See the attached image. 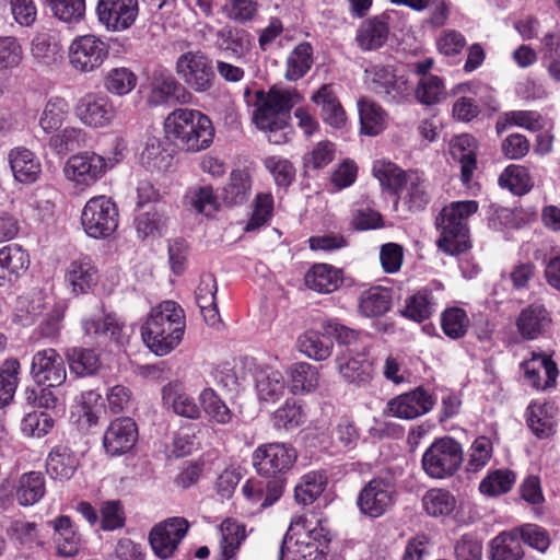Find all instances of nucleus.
Returning <instances> with one entry per match:
<instances>
[{"mask_svg": "<svg viewBox=\"0 0 560 560\" xmlns=\"http://www.w3.org/2000/svg\"><path fill=\"white\" fill-rule=\"evenodd\" d=\"M186 327L184 310L174 301L153 307L141 327L144 345L159 357L171 353L180 343Z\"/></svg>", "mask_w": 560, "mask_h": 560, "instance_id": "obj_1", "label": "nucleus"}, {"mask_svg": "<svg viewBox=\"0 0 560 560\" xmlns=\"http://www.w3.org/2000/svg\"><path fill=\"white\" fill-rule=\"evenodd\" d=\"M166 138L180 149L199 152L208 149L214 138L211 119L197 109L176 108L164 121Z\"/></svg>", "mask_w": 560, "mask_h": 560, "instance_id": "obj_2", "label": "nucleus"}, {"mask_svg": "<svg viewBox=\"0 0 560 560\" xmlns=\"http://www.w3.org/2000/svg\"><path fill=\"white\" fill-rule=\"evenodd\" d=\"M372 173L381 186L396 194L409 210L419 211L429 203V183L422 173L402 171L385 160L375 161Z\"/></svg>", "mask_w": 560, "mask_h": 560, "instance_id": "obj_3", "label": "nucleus"}, {"mask_svg": "<svg viewBox=\"0 0 560 560\" xmlns=\"http://www.w3.org/2000/svg\"><path fill=\"white\" fill-rule=\"evenodd\" d=\"M475 200L453 201L445 206L435 218V226L440 233L436 246L447 255H458L469 246L468 219L478 211Z\"/></svg>", "mask_w": 560, "mask_h": 560, "instance_id": "obj_4", "label": "nucleus"}, {"mask_svg": "<svg viewBox=\"0 0 560 560\" xmlns=\"http://www.w3.org/2000/svg\"><path fill=\"white\" fill-rule=\"evenodd\" d=\"M302 100L293 89L271 88L268 93L259 90L255 94L253 119L256 126L265 131L275 132L288 126L290 110Z\"/></svg>", "mask_w": 560, "mask_h": 560, "instance_id": "obj_5", "label": "nucleus"}, {"mask_svg": "<svg viewBox=\"0 0 560 560\" xmlns=\"http://www.w3.org/2000/svg\"><path fill=\"white\" fill-rule=\"evenodd\" d=\"M464 458L462 445L453 438L435 440L423 453L421 464L424 472L435 479L453 476Z\"/></svg>", "mask_w": 560, "mask_h": 560, "instance_id": "obj_6", "label": "nucleus"}, {"mask_svg": "<svg viewBox=\"0 0 560 560\" xmlns=\"http://www.w3.org/2000/svg\"><path fill=\"white\" fill-rule=\"evenodd\" d=\"M118 208L106 196L89 199L82 209L81 225L88 236L101 240L110 236L118 226Z\"/></svg>", "mask_w": 560, "mask_h": 560, "instance_id": "obj_7", "label": "nucleus"}, {"mask_svg": "<svg viewBox=\"0 0 560 560\" xmlns=\"http://www.w3.org/2000/svg\"><path fill=\"white\" fill-rule=\"evenodd\" d=\"M109 56V45L93 34L77 36L70 44V66L79 73L98 70Z\"/></svg>", "mask_w": 560, "mask_h": 560, "instance_id": "obj_8", "label": "nucleus"}, {"mask_svg": "<svg viewBox=\"0 0 560 560\" xmlns=\"http://www.w3.org/2000/svg\"><path fill=\"white\" fill-rule=\"evenodd\" d=\"M296 451L285 443H266L253 452L252 463L256 471L265 477H281L295 463Z\"/></svg>", "mask_w": 560, "mask_h": 560, "instance_id": "obj_9", "label": "nucleus"}, {"mask_svg": "<svg viewBox=\"0 0 560 560\" xmlns=\"http://www.w3.org/2000/svg\"><path fill=\"white\" fill-rule=\"evenodd\" d=\"M435 404L436 396L429 388L417 386L389 399L384 412L394 418L413 420L429 413Z\"/></svg>", "mask_w": 560, "mask_h": 560, "instance_id": "obj_10", "label": "nucleus"}, {"mask_svg": "<svg viewBox=\"0 0 560 560\" xmlns=\"http://www.w3.org/2000/svg\"><path fill=\"white\" fill-rule=\"evenodd\" d=\"M180 79L196 92H206L213 85L212 61L201 51H188L176 61Z\"/></svg>", "mask_w": 560, "mask_h": 560, "instance_id": "obj_11", "label": "nucleus"}, {"mask_svg": "<svg viewBox=\"0 0 560 560\" xmlns=\"http://www.w3.org/2000/svg\"><path fill=\"white\" fill-rule=\"evenodd\" d=\"M395 483L387 478H373L359 492L357 504L370 517H380L394 504Z\"/></svg>", "mask_w": 560, "mask_h": 560, "instance_id": "obj_12", "label": "nucleus"}, {"mask_svg": "<svg viewBox=\"0 0 560 560\" xmlns=\"http://www.w3.org/2000/svg\"><path fill=\"white\" fill-rule=\"evenodd\" d=\"M188 529L189 523L184 517H170L154 525L149 533V542L155 556L172 558Z\"/></svg>", "mask_w": 560, "mask_h": 560, "instance_id": "obj_13", "label": "nucleus"}, {"mask_svg": "<svg viewBox=\"0 0 560 560\" xmlns=\"http://www.w3.org/2000/svg\"><path fill=\"white\" fill-rule=\"evenodd\" d=\"M402 18L398 10H386L361 22L358 27L355 40L362 50H376L385 45L390 28Z\"/></svg>", "mask_w": 560, "mask_h": 560, "instance_id": "obj_14", "label": "nucleus"}, {"mask_svg": "<svg viewBox=\"0 0 560 560\" xmlns=\"http://www.w3.org/2000/svg\"><path fill=\"white\" fill-rule=\"evenodd\" d=\"M138 0H98L96 14L98 22L112 32L129 28L138 15Z\"/></svg>", "mask_w": 560, "mask_h": 560, "instance_id": "obj_15", "label": "nucleus"}, {"mask_svg": "<svg viewBox=\"0 0 560 560\" xmlns=\"http://www.w3.org/2000/svg\"><path fill=\"white\" fill-rule=\"evenodd\" d=\"M66 177L78 185L90 186L107 171L104 156L95 152H81L72 155L65 165Z\"/></svg>", "mask_w": 560, "mask_h": 560, "instance_id": "obj_16", "label": "nucleus"}, {"mask_svg": "<svg viewBox=\"0 0 560 560\" xmlns=\"http://www.w3.org/2000/svg\"><path fill=\"white\" fill-rule=\"evenodd\" d=\"M31 375L39 385L60 386L67 377L65 361L55 349L39 350L33 355Z\"/></svg>", "mask_w": 560, "mask_h": 560, "instance_id": "obj_17", "label": "nucleus"}, {"mask_svg": "<svg viewBox=\"0 0 560 560\" xmlns=\"http://www.w3.org/2000/svg\"><path fill=\"white\" fill-rule=\"evenodd\" d=\"M54 530V544L59 557L72 558L85 548V539L68 515H60L47 522Z\"/></svg>", "mask_w": 560, "mask_h": 560, "instance_id": "obj_18", "label": "nucleus"}, {"mask_svg": "<svg viewBox=\"0 0 560 560\" xmlns=\"http://www.w3.org/2000/svg\"><path fill=\"white\" fill-rule=\"evenodd\" d=\"M81 326L85 336L97 341L109 338L118 345H124L129 337L125 325L118 317L112 313L105 314L103 310L97 314L83 317Z\"/></svg>", "mask_w": 560, "mask_h": 560, "instance_id": "obj_19", "label": "nucleus"}, {"mask_svg": "<svg viewBox=\"0 0 560 560\" xmlns=\"http://www.w3.org/2000/svg\"><path fill=\"white\" fill-rule=\"evenodd\" d=\"M138 440V428L129 417L113 420L107 427L103 445L107 454L117 456L129 452Z\"/></svg>", "mask_w": 560, "mask_h": 560, "instance_id": "obj_20", "label": "nucleus"}, {"mask_svg": "<svg viewBox=\"0 0 560 560\" xmlns=\"http://www.w3.org/2000/svg\"><path fill=\"white\" fill-rule=\"evenodd\" d=\"M75 115L89 127L103 128L113 121L115 107L107 96L86 94L77 104Z\"/></svg>", "mask_w": 560, "mask_h": 560, "instance_id": "obj_21", "label": "nucleus"}, {"mask_svg": "<svg viewBox=\"0 0 560 560\" xmlns=\"http://www.w3.org/2000/svg\"><path fill=\"white\" fill-rule=\"evenodd\" d=\"M30 267V256L16 244L0 248V287L14 285Z\"/></svg>", "mask_w": 560, "mask_h": 560, "instance_id": "obj_22", "label": "nucleus"}, {"mask_svg": "<svg viewBox=\"0 0 560 560\" xmlns=\"http://www.w3.org/2000/svg\"><path fill=\"white\" fill-rule=\"evenodd\" d=\"M337 369L347 383L358 387L366 386L373 377V364L368 359L365 350L349 349L348 358L337 359Z\"/></svg>", "mask_w": 560, "mask_h": 560, "instance_id": "obj_23", "label": "nucleus"}, {"mask_svg": "<svg viewBox=\"0 0 560 560\" xmlns=\"http://www.w3.org/2000/svg\"><path fill=\"white\" fill-rule=\"evenodd\" d=\"M527 383L536 389H546L556 383L558 369L546 354L533 353L529 360L521 364Z\"/></svg>", "mask_w": 560, "mask_h": 560, "instance_id": "obj_24", "label": "nucleus"}, {"mask_svg": "<svg viewBox=\"0 0 560 560\" xmlns=\"http://www.w3.org/2000/svg\"><path fill=\"white\" fill-rule=\"evenodd\" d=\"M370 88L387 103L398 104L408 96L407 81L402 78H397L384 67L373 70Z\"/></svg>", "mask_w": 560, "mask_h": 560, "instance_id": "obj_25", "label": "nucleus"}, {"mask_svg": "<svg viewBox=\"0 0 560 560\" xmlns=\"http://www.w3.org/2000/svg\"><path fill=\"white\" fill-rule=\"evenodd\" d=\"M215 46L226 57L241 60L249 54L253 36L244 28L225 26L218 31Z\"/></svg>", "mask_w": 560, "mask_h": 560, "instance_id": "obj_26", "label": "nucleus"}, {"mask_svg": "<svg viewBox=\"0 0 560 560\" xmlns=\"http://www.w3.org/2000/svg\"><path fill=\"white\" fill-rule=\"evenodd\" d=\"M311 101L320 107V117L326 125L335 129H342L346 126V112L331 84H323L312 95Z\"/></svg>", "mask_w": 560, "mask_h": 560, "instance_id": "obj_27", "label": "nucleus"}, {"mask_svg": "<svg viewBox=\"0 0 560 560\" xmlns=\"http://www.w3.org/2000/svg\"><path fill=\"white\" fill-rule=\"evenodd\" d=\"M80 465L79 457L68 445H56L46 458V472L52 480H70Z\"/></svg>", "mask_w": 560, "mask_h": 560, "instance_id": "obj_28", "label": "nucleus"}, {"mask_svg": "<svg viewBox=\"0 0 560 560\" xmlns=\"http://www.w3.org/2000/svg\"><path fill=\"white\" fill-rule=\"evenodd\" d=\"M65 279L75 295L84 294L96 284L97 270L90 257H79L68 265Z\"/></svg>", "mask_w": 560, "mask_h": 560, "instance_id": "obj_29", "label": "nucleus"}, {"mask_svg": "<svg viewBox=\"0 0 560 560\" xmlns=\"http://www.w3.org/2000/svg\"><path fill=\"white\" fill-rule=\"evenodd\" d=\"M9 164L14 178L22 184L35 183L42 174V164L34 152L16 147L9 152Z\"/></svg>", "mask_w": 560, "mask_h": 560, "instance_id": "obj_30", "label": "nucleus"}, {"mask_svg": "<svg viewBox=\"0 0 560 560\" xmlns=\"http://www.w3.org/2000/svg\"><path fill=\"white\" fill-rule=\"evenodd\" d=\"M310 522L302 515L294 516L291 520L288 535L292 539L296 536L295 545L301 547H311L328 549L330 541L328 530L323 526L320 522L316 526L311 527Z\"/></svg>", "mask_w": 560, "mask_h": 560, "instance_id": "obj_31", "label": "nucleus"}, {"mask_svg": "<svg viewBox=\"0 0 560 560\" xmlns=\"http://www.w3.org/2000/svg\"><path fill=\"white\" fill-rule=\"evenodd\" d=\"M285 380L279 370L271 366H258L255 371V386L258 398L267 402H276L285 390Z\"/></svg>", "mask_w": 560, "mask_h": 560, "instance_id": "obj_32", "label": "nucleus"}, {"mask_svg": "<svg viewBox=\"0 0 560 560\" xmlns=\"http://www.w3.org/2000/svg\"><path fill=\"white\" fill-rule=\"evenodd\" d=\"M46 493V480L40 471L22 474L13 487L15 500L22 506H32L38 503Z\"/></svg>", "mask_w": 560, "mask_h": 560, "instance_id": "obj_33", "label": "nucleus"}, {"mask_svg": "<svg viewBox=\"0 0 560 560\" xmlns=\"http://www.w3.org/2000/svg\"><path fill=\"white\" fill-rule=\"evenodd\" d=\"M162 398L164 404L180 417L198 419L201 415L195 398L188 395L179 383L166 384L162 389Z\"/></svg>", "mask_w": 560, "mask_h": 560, "instance_id": "obj_34", "label": "nucleus"}, {"mask_svg": "<svg viewBox=\"0 0 560 560\" xmlns=\"http://www.w3.org/2000/svg\"><path fill=\"white\" fill-rule=\"evenodd\" d=\"M551 318L542 304L533 303L524 308L517 319L521 335L527 339H535L550 325Z\"/></svg>", "mask_w": 560, "mask_h": 560, "instance_id": "obj_35", "label": "nucleus"}, {"mask_svg": "<svg viewBox=\"0 0 560 560\" xmlns=\"http://www.w3.org/2000/svg\"><path fill=\"white\" fill-rule=\"evenodd\" d=\"M342 283V272L327 264L314 265L305 275V284L318 293H331Z\"/></svg>", "mask_w": 560, "mask_h": 560, "instance_id": "obj_36", "label": "nucleus"}, {"mask_svg": "<svg viewBox=\"0 0 560 560\" xmlns=\"http://www.w3.org/2000/svg\"><path fill=\"white\" fill-rule=\"evenodd\" d=\"M476 140L469 135H460L452 139L451 153L458 160L462 170V180L468 184L476 168Z\"/></svg>", "mask_w": 560, "mask_h": 560, "instance_id": "obj_37", "label": "nucleus"}, {"mask_svg": "<svg viewBox=\"0 0 560 560\" xmlns=\"http://www.w3.org/2000/svg\"><path fill=\"white\" fill-rule=\"evenodd\" d=\"M438 299L434 296L432 290L423 288L406 299L401 315L421 323L430 318L436 311Z\"/></svg>", "mask_w": 560, "mask_h": 560, "instance_id": "obj_38", "label": "nucleus"}, {"mask_svg": "<svg viewBox=\"0 0 560 560\" xmlns=\"http://www.w3.org/2000/svg\"><path fill=\"white\" fill-rule=\"evenodd\" d=\"M179 93L184 95L186 91L171 73L156 72L150 82L148 102L158 106L170 102L174 97L179 100Z\"/></svg>", "mask_w": 560, "mask_h": 560, "instance_id": "obj_39", "label": "nucleus"}, {"mask_svg": "<svg viewBox=\"0 0 560 560\" xmlns=\"http://www.w3.org/2000/svg\"><path fill=\"white\" fill-rule=\"evenodd\" d=\"M252 184L248 172L244 170L232 171L222 192L225 205L241 206L245 203L252 195Z\"/></svg>", "mask_w": 560, "mask_h": 560, "instance_id": "obj_40", "label": "nucleus"}, {"mask_svg": "<svg viewBox=\"0 0 560 560\" xmlns=\"http://www.w3.org/2000/svg\"><path fill=\"white\" fill-rule=\"evenodd\" d=\"M490 556L492 560H522L524 558V549L514 528L500 533L491 540Z\"/></svg>", "mask_w": 560, "mask_h": 560, "instance_id": "obj_41", "label": "nucleus"}, {"mask_svg": "<svg viewBox=\"0 0 560 560\" xmlns=\"http://www.w3.org/2000/svg\"><path fill=\"white\" fill-rule=\"evenodd\" d=\"M220 533V560L232 559L241 544L246 538L245 526L234 520L228 518L219 527Z\"/></svg>", "mask_w": 560, "mask_h": 560, "instance_id": "obj_42", "label": "nucleus"}, {"mask_svg": "<svg viewBox=\"0 0 560 560\" xmlns=\"http://www.w3.org/2000/svg\"><path fill=\"white\" fill-rule=\"evenodd\" d=\"M312 65V45L307 42L300 43L293 48L287 58L284 77L289 81H298L311 70Z\"/></svg>", "mask_w": 560, "mask_h": 560, "instance_id": "obj_43", "label": "nucleus"}, {"mask_svg": "<svg viewBox=\"0 0 560 560\" xmlns=\"http://www.w3.org/2000/svg\"><path fill=\"white\" fill-rule=\"evenodd\" d=\"M327 476L324 471H310L301 477L294 488L295 501L303 505L312 504L325 490Z\"/></svg>", "mask_w": 560, "mask_h": 560, "instance_id": "obj_44", "label": "nucleus"}, {"mask_svg": "<svg viewBox=\"0 0 560 560\" xmlns=\"http://www.w3.org/2000/svg\"><path fill=\"white\" fill-rule=\"evenodd\" d=\"M301 353L315 361H325L332 351V342L325 339L319 331L310 329L301 334L296 341Z\"/></svg>", "mask_w": 560, "mask_h": 560, "instance_id": "obj_45", "label": "nucleus"}, {"mask_svg": "<svg viewBox=\"0 0 560 560\" xmlns=\"http://www.w3.org/2000/svg\"><path fill=\"white\" fill-rule=\"evenodd\" d=\"M69 116L68 102L59 96L50 97L39 116L38 125L45 133L57 131Z\"/></svg>", "mask_w": 560, "mask_h": 560, "instance_id": "obj_46", "label": "nucleus"}, {"mask_svg": "<svg viewBox=\"0 0 560 560\" xmlns=\"http://www.w3.org/2000/svg\"><path fill=\"white\" fill-rule=\"evenodd\" d=\"M173 155L163 148L156 138H149L140 154L141 164L151 172L167 171L173 164Z\"/></svg>", "mask_w": 560, "mask_h": 560, "instance_id": "obj_47", "label": "nucleus"}, {"mask_svg": "<svg viewBox=\"0 0 560 560\" xmlns=\"http://www.w3.org/2000/svg\"><path fill=\"white\" fill-rule=\"evenodd\" d=\"M527 425L539 439L548 438L553 432L555 420L552 407L546 404H530L526 411Z\"/></svg>", "mask_w": 560, "mask_h": 560, "instance_id": "obj_48", "label": "nucleus"}, {"mask_svg": "<svg viewBox=\"0 0 560 560\" xmlns=\"http://www.w3.org/2000/svg\"><path fill=\"white\" fill-rule=\"evenodd\" d=\"M392 296L388 289L374 287L364 291L360 298V312L366 317H376L390 308Z\"/></svg>", "mask_w": 560, "mask_h": 560, "instance_id": "obj_49", "label": "nucleus"}, {"mask_svg": "<svg viewBox=\"0 0 560 560\" xmlns=\"http://www.w3.org/2000/svg\"><path fill=\"white\" fill-rule=\"evenodd\" d=\"M361 131L366 136H376L386 125V114L377 104L368 100L358 102Z\"/></svg>", "mask_w": 560, "mask_h": 560, "instance_id": "obj_50", "label": "nucleus"}, {"mask_svg": "<svg viewBox=\"0 0 560 560\" xmlns=\"http://www.w3.org/2000/svg\"><path fill=\"white\" fill-rule=\"evenodd\" d=\"M200 405L209 419L218 424H229L233 420V412L220 398L214 389L205 388L199 395Z\"/></svg>", "mask_w": 560, "mask_h": 560, "instance_id": "obj_51", "label": "nucleus"}, {"mask_svg": "<svg viewBox=\"0 0 560 560\" xmlns=\"http://www.w3.org/2000/svg\"><path fill=\"white\" fill-rule=\"evenodd\" d=\"M289 373L291 377V392L293 394L310 393L318 386L319 373L310 363H294L291 365Z\"/></svg>", "mask_w": 560, "mask_h": 560, "instance_id": "obj_52", "label": "nucleus"}, {"mask_svg": "<svg viewBox=\"0 0 560 560\" xmlns=\"http://www.w3.org/2000/svg\"><path fill=\"white\" fill-rule=\"evenodd\" d=\"M138 78L127 67L113 68L104 77V88L117 96L129 94L137 85Z\"/></svg>", "mask_w": 560, "mask_h": 560, "instance_id": "obj_53", "label": "nucleus"}, {"mask_svg": "<svg viewBox=\"0 0 560 560\" xmlns=\"http://www.w3.org/2000/svg\"><path fill=\"white\" fill-rule=\"evenodd\" d=\"M8 533L13 540L28 549L44 547L46 544L38 525L34 522L16 520L11 523Z\"/></svg>", "mask_w": 560, "mask_h": 560, "instance_id": "obj_54", "label": "nucleus"}, {"mask_svg": "<svg viewBox=\"0 0 560 560\" xmlns=\"http://www.w3.org/2000/svg\"><path fill=\"white\" fill-rule=\"evenodd\" d=\"M60 51L58 42L48 33L37 34L31 43L33 58L45 66L56 63L61 58Z\"/></svg>", "mask_w": 560, "mask_h": 560, "instance_id": "obj_55", "label": "nucleus"}, {"mask_svg": "<svg viewBox=\"0 0 560 560\" xmlns=\"http://www.w3.org/2000/svg\"><path fill=\"white\" fill-rule=\"evenodd\" d=\"M20 362L16 359H8L0 366V408L13 400L20 373Z\"/></svg>", "mask_w": 560, "mask_h": 560, "instance_id": "obj_56", "label": "nucleus"}, {"mask_svg": "<svg viewBox=\"0 0 560 560\" xmlns=\"http://www.w3.org/2000/svg\"><path fill=\"white\" fill-rule=\"evenodd\" d=\"M67 358L70 370L79 376L92 375L101 365L98 354L92 349L71 348Z\"/></svg>", "mask_w": 560, "mask_h": 560, "instance_id": "obj_57", "label": "nucleus"}, {"mask_svg": "<svg viewBox=\"0 0 560 560\" xmlns=\"http://www.w3.org/2000/svg\"><path fill=\"white\" fill-rule=\"evenodd\" d=\"M422 504L431 516H447L456 508L455 497L444 489H431L423 495Z\"/></svg>", "mask_w": 560, "mask_h": 560, "instance_id": "obj_58", "label": "nucleus"}, {"mask_svg": "<svg viewBox=\"0 0 560 560\" xmlns=\"http://www.w3.org/2000/svg\"><path fill=\"white\" fill-rule=\"evenodd\" d=\"M86 143V133L78 127H66L49 138L48 144L57 154H67Z\"/></svg>", "mask_w": 560, "mask_h": 560, "instance_id": "obj_59", "label": "nucleus"}, {"mask_svg": "<svg viewBox=\"0 0 560 560\" xmlns=\"http://www.w3.org/2000/svg\"><path fill=\"white\" fill-rule=\"evenodd\" d=\"M320 329L323 335L334 337L341 345L352 346L359 342L362 343V350L366 348L363 342V338L366 336L362 331L345 326L337 318L324 319L320 323Z\"/></svg>", "mask_w": 560, "mask_h": 560, "instance_id": "obj_60", "label": "nucleus"}, {"mask_svg": "<svg viewBox=\"0 0 560 560\" xmlns=\"http://www.w3.org/2000/svg\"><path fill=\"white\" fill-rule=\"evenodd\" d=\"M499 185L514 195L522 196L530 190L533 183L524 166L509 165L499 176Z\"/></svg>", "mask_w": 560, "mask_h": 560, "instance_id": "obj_61", "label": "nucleus"}, {"mask_svg": "<svg viewBox=\"0 0 560 560\" xmlns=\"http://www.w3.org/2000/svg\"><path fill=\"white\" fill-rule=\"evenodd\" d=\"M515 482V475L509 469L490 471L480 482L479 490L489 497L509 492Z\"/></svg>", "mask_w": 560, "mask_h": 560, "instance_id": "obj_62", "label": "nucleus"}, {"mask_svg": "<svg viewBox=\"0 0 560 560\" xmlns=\"http://www.w3.org/2000/svg\"><path fill=\"white\" fill-rule=\"evenodd\" d=\"M54 15L66 23L80 22L85 13L84 0H42Z\"/></svg>", "mask_w": 560, "mask_h": 560, "instance_id": "obj_63", "label": "nucleus"}, {"mask_svg": "<svg viewBox=\"0 0 560 560\" xmlns=\"http://www.w3.org/2000/svg\"><path fill=\"white\" fill-rule=\"evenodd\" d=\"M441 326L447 337L459 339L467 332L469 318L463 308L448 307L441 315Z\"/></svg>", "mask_w": 560, "mask_h": 560, "instance_id": "obj_64", "label": "nucleus"}]
</instances>
